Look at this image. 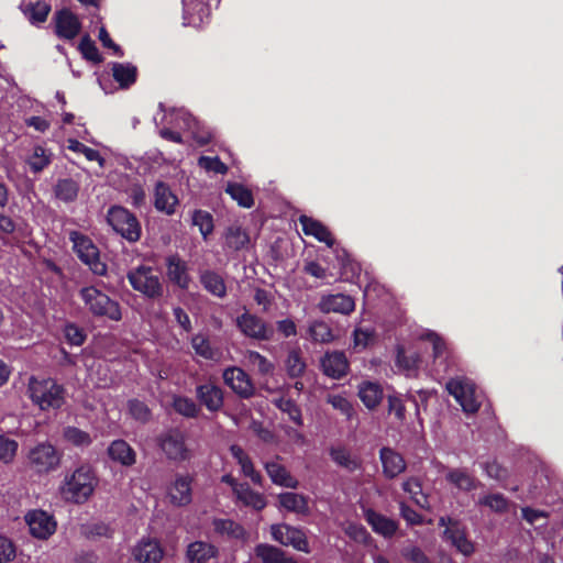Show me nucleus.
Wrapping results in <instances>:
<instances>
[{"label": "nucleus", "mask_w": 563, "mask_h": 563, "mask_svg": "<svg viewBox=\"0 0 563 563\" xmlns=\"http://www.w3.org/2000/svg\"><path fill=\"white\" fill-rule=\"evenodd\" d=\"M98 478L93 468L84 464L78 466L70 475H66L60 486L65 500L82 504L93 494Z\"/></svg>", "instance_id": "1"}, {"label": "nucleus", "mask_w": 563, "mask_h": 563, "mask_svg": "<svg viewBox=\"0 0 563 563\" xmlns=\"http://www.w3.org/2000/svg\"><path fill=\"white\" fill-rule=\"evenodd\" d=\"M62 460L60 452L49 442H41L31 448L26 454V466L37 475L56 471Z\"/></svg>", "instance_id": "2"}, {"label": "nucleus", "mask_w": 563, "mask_h": 563, "mask_svg": "<svg viewBox=\"0 0 563 563\" xmlns=\"http://www.w3.org/2000/svg\"><path fill=\"white\" fill-rule=\"evenodd\" d=\"M29 390L33 402L42 410L57 409L64 402V390L53 379L31 378Z\"/></svg>", "instance_id": "3"}, {"label": "nucleus", "mask_w": 563, "mask_h": 563, "mask_svg": "<svg viewBox=\"0 0 563 563\" xmlns=\"http://www.w3.org/2000/svg\"><path fill=\"white\" fill-rule=\"evenodd\" d=\"M107 221L126 241L136 242L140 240L142 233L141 223L126 208L112 206L108 210Z\"/></svg>", "instance_id": "4"}, {"label": "nucleus", "mask_w": 563, "mask_h": 563, "mask_svg": "<svg viewBox=\"0 0 563 563\" xmlns=\"http://www.w3.org/2000/svg\"><path fill=\"white\" fill-rule=\"evenodd\" d=\"M80 297L89 311L95 316H104L114 321L121 319V311L118 302L110 299L96 287L89 286L82 288L80 290Z\"/></svg>", "instance_id": "5"}, {"label": "nucleus", "mask_w": 563, "mask_h": 563, "mask_svg": "<svg viewBox=\"0 0 563 563\" xmlns=\"http://www.w3.org/2000/svg\"><path fill=\"white\" fill-rule=\"evenodd\" d=\"M158 444L167 459L183 462L190 460L192 450L186 442V435L178 429H170L158 438Z\"/></svg>", "instance_id": "6"}, {"label": "nucleus", "mask_w": 563, "mask_h": 563, "mask_svg": "<svg viewBox=\"0 0 563 563\" xmlns=\"http://www.w3.org/2000/svg\"><path fill=\"white\" fill-rule=\"evenodd\" d=\"M128 279L134 290L148 298H156L162 295L163 288L159 277L151 267H136L128 274Z\"/></svg>", "instance_id": "7"}, {"label": "nucleus", "mask_w": 563, "mask_h": 563, "mask_svg": "<svg viewBox=\"0 0 563 563\" xmlns=\"http://www.w3.org/2000/svg\"><path fill=\"white\" fill-rule=\"evenodd\" d=\"M168 118V124L189 131L192 137L201 145L212 139V133L206 130L188 111L184 109L173 110L168 115L164 114L162 120Z\"/></svg>", "instance_id": "8"}, {"label": "nucleus", "mask_w": 563, "mask_h": 563, "mask_svg": "<svg viewBox=\"0 0 563 563\" xmlns=\"http://www.w3.org/2000/svg\"><path fill=\"white\" fill-rule=\"evenodd\" d=\"M448 391L456 399L466 413H475L479 408L474 384L465 378H454L446 384Z\"/></svg>", "instance_id": "9"}, {"label": "nucleus", "mask_w": 563, "mask_h": 563, "mask_svg": "<svg viewBox=\"0 0 563 563\" xmlns=\"http://www.w3.org/2000/svg\"><path fill=\"white\" fill-rule=\"evenodd\" d=\"M71 241L77 256L90 267L93 274L102 276L107 273V265L100 261L99 251L90 239L74 232Z\"/></svg>", "instance_id": "10"}, {"label": "nucleus", "mask_w": 563, "mask_h": 563, "mask_svg": "<svg viewBox=\"0 0 563 563\" xmlns=\"http://www.w3.org/2000/svg\"><path fill=\"white\" fill-rule=\"evenodd\" d=\"M236 327L247 338L268 341L274 335V329L262 318L244 312L236 318Z\"/></svg>", "instance_id": "11"}, {"label": "nucleus", "mask_w": 563, "mask_h": 563, "mask_svg": "<svg viewBox=\"0 0 563 563\" xmlns=\"http://www.w3.org/2000/svg\"><path fill=\"white\" fill-rule=\"evenodd\" d=\"M272 538L286 547H292L298 551L308 553L309 547L305 532L288 525H273L271 528Z\"/></svg>", "instance_id": "12"}, {"label": "nucleus", "mask_w": 563, "mask_h": 563, "mask_svg": "<svg viewBox=\"0 0 563 563\" xmlns=\"http://www.w3.org/2000/svg\"><path fill=\"white\" fill-rule=\"evenodd\" d=\"M25 521L31 534L37 539H47L56 530L54 517L41 509L29 511L25 516Z\"/></svg>", "instance_id": "13"}, {"label": "nucleus", "mask_w": 563, "mask_h": 563, "mask_svg": "<svg viewBox=\"0 0 563 563\" xmlns=\"http://www.w3.org/2000/svg\"><path fill=\"white\" fill-rule=\"evenodd\" d=\"M224 383L241 398H250L255 393V387L250 376L240 367H228L223 372Z\"/></svg>", "instance_id": "14"}, {"label": "nucleus", "mask_w": 563, "mask_h": 563, "mask_svg": "<svg viewBox=\"0 0 563 563\" xmlns=\"http://www.w3.org/2000/svg\"><path fill=\"white\" fill-rule=\"evenodd\" d=\"M169 503L177 507L187 506L192 499V477L189 474H178L167 489Z\"/></svg>", "instance_id": "15"}, {"label": "nucleus", "mask_w": 563, "mask_h": 563, "mask_svg": "<svg viewBox=\"0 0 563 563\" xmlns=\"http://www.w3.org/2000/svg\"><path fill=\"white\" fill-rule=\"evenodd\" d=\"M443 539L465 558L473 555L475 552V544L467 537L466 528L461 523H454L453 527L444 529Z\"/></svg>", "instance_id": "16"}, {"label": "nucleus", "mask_w": 563, "mask_h": 563, "mask_svg": "<svg viewBox=\"0 0 563 563\" xmlns=\"http://www.w3.org/2000/svg\"><path fill=\"white\" fill-rule=\"evenodd\" d=\"M318 309L322 313L350 314L355 309V302L351 296L345 294L323 295L318 302Z\"/></svg>", "instance_id": "17"}, {"label": "nucleus", "mask_w": 563, "mask_h": 563, "mask_svg": "<svg viewBox=\"0 0 563 563\" xmlns=\"http://www.w3.org/2000/svg\"><path fill=\"white\" fill-rule=\"evenodd\" d=\"M55 24L57 36L65 40L75 38L81 30L78 16L68 9H63L55 13Z\"/></svg>", "instance_id": "18"}, {"label": "nucleus", "mask_w": 563, "mask_h": 563, "mask_svg": "<svg viewBox=\"0 0 563 563\" xmlns=\"http://www.w3.org/2000/svg\"><path fill=\"white\" fill-rule=\"evenodd\" d=\"M132 555L137 563H159L164 551L158 541L144 538L133 548Z\"/></svg>", "instance_id": "19"}, {"label": "nucleus", "mask_w": 563, "mask_h": 563, "mask_svg": "<svg viewBox=\"0 0 563 563\" xmlns=\"http://www.w3.org/2000/svg\"><path fill=\"white\" fill-rule=\"evenodd\" d=\"M265 471L271 481L278 486L297 488L298 481L279 463V457L264 463Z\"/></svg>", "instance_id": "20"}, {"label": "nucleus", "mask_w": 563, "mask_h": 563, "mask_svg": "<svg viewBox=\"0 0 563 563\" xmlns=\"http://www.w3.org/2000/svg\"><path fill=\"white\" fill-rule=\"evenodd\" d=\"M321 367L323 373L332 378L344 376L349 368L346 356L343 352H330L321 358Z\"/></svg>", "instance_id": "21"}, {"label": "nucleus", "mask_w": 563, "mask_h": 563, "mask_svg": "<svg viewBox=\"0 0 563 563\" xmlns=\"http://www.w3.org/2000/svg\"><path fill=\"white\" fill-rule=\"evenodd\" d=\"M379 457L383 473L387 478H395L406 470L404 457L390 448H383Z\"/></svg>", "instance_id": "22"}, {"label": "nucleus", "mask_w": 563, "mask_h": 563, "mask_svg": "<svg viewBox=\"0 0 563 563\" xmlns=\"http://www.w3.org/2000/svg\"><path fill=\"white\" fill-rule=\"evenodd\" d=\"M178 205V198L170 190V188L159 181L155 186L154 190V206L155 208L168 216L175 213L176 206Z\"/></svg>", "instance_id": "23"}, {"label": "nucleus", "mask_w": 563, "mask_h": 563, "mask_svg": "<svg viewBox=\"0 0 563 563\" xmlns=\"http://www.w3.org/2000/svg\"><path fill=\"white\" fill-rule=\"evenodd\" d=\"M197 397L210 411H218L223 405V391L213 384H203L197 387Z\"/></svg>", "instance_id": "24"}, {"label": "nucleus", "mask_w": 563, "mask_h": 563, "mask_svg": "<svg viewBox=\"0 0 563 563\" xmlns=\"http://www.w3.org/2000/svg\"><path fill=\"white\" fill-rule=\"evenodd\" d=\"M299 222L306 235L313 236L318 241L325 243L329 247L333 246L334 239L328 228L321 222L307 216H300Z\"/></svg>", "instance_id": "25"}, {"label": "nucleus", "mask_w": 563, "mask_h": 563, "mask_svg": "<svg viewBox=\"0 0 563 563\" xmlns=\"http://www.w3.org/2000/svg\"><path fill=\"white\" fill-rule=\"evenodd\" d=\"M109 457L123 466H131L136 461V453L124 440H114L108 448Z\"/></svg>", "instance_id": "26"}, {"label": "nucleus", "mask_w": 563, "mask_h": 563, "mask_svg": "<svg viewBox=\"0 0 563 563\" xmlns=\"http://www.w3.org/2000/svg\"><path fill=\"white\" fill-rule=\"evenodd\" d=\"M167 276L180 288H188L190 282L188 267L186 262L183 261L179 256L172 255L167 258Z\"/></svg>", "instance_id": "27"}, {"label": "nucleus", "mask_w": 563, "mask_h": 563, "mask_svg": "<svg viewBox=\"0 0 563 563\" xmlns=\"http://www.w3.org/2000/svg\"><path fill=\"white\" fill-rule=\"evenodd\" d=\"M230 452L241 466L243 475L251 478L254 484L262 485L263 477L257 471H255L253 462L245 451L240 445L233 444L230 446Z\"/></svg>", "instance_id": "28"}, {"label": "nucleus", "mask_w": 563, "mask_h": 563, "mask_svg": "<svg viewBox=\"0 0 563 563\" xmlns=\"http://www.w3.org/2000/svg\"><path fill=\"white\" fill-rule=\"evenodd\" d=\"M329 454L336 465L349 472L361 468V460L343 445L332 446Z\"/></svg>", "instance_id": "29"}, {"label": "nucleus", "mask_w": 563, "mask_h": 563, "mask_svg": "<svg viewBox=\"0 0 563 563\" xmlns=\"http://www.w3.org/2000/svg\"><path fill=\"white\" fill-rule=\"evenodd\" d=\"M365 520L376 533H379L385 538L391 537L397 530L395 521L371 509L365 511Z\"/></svg>", "instance_id": "30"}, {"label": "nucleus", "mask_w": 563, "mask_h": 563, "mask_svg": "<svg viewBox=\"0 0 563 563\" xmlns=\"http://www.w3.org/2000/svg\"><path fill=\"white\" fill-rule=\"evenodd\" d=\"M255 555L262 563H296V561L287 556L283 550L266 543L256 545Z\"/></svg>", "instance_id": "31"}, {"label": "nucleus", "mask_w": 563, "mask_h": 563, "mask_svg": "<svg viewBox=\"0 0 563 563\" xmlns=\"http://www.w3.org/2000/svg\"><path fill=\"white\" fill-rule=\"evenodd\" d=\"M190 343L196 355L208 361H218L220 358V351L211 345L206 334L197 333L192 335Z\"/></svg>", "instance_id": "32"}, {"label": "nucleus", "mask_w": 563, "mask_h": 563, "mask_svg": "<svg viewBox=\"0 0 563 563\" xmlns=\"http://www.w3.org/2000/svg\"><path fill=\"white\" fill-rule=\"evenodd\" d=\"M445 478L450 484L464 492H471L478 485L476 478L463 468L449 470Z\"/></svg>", "instance_id": "33"}, {"label": "nucleus", "mask_w": 563, "mask_h": 563, "mask_svg": "<svg viewBox=\"0 0 563 563\" xmlns=\"http://www.w3.org/2000/svg\"><path fill=\"white\" fill-rule=\"evenodd\" d=\"M358 397L368 409H374L383 399V389L377 383L363 382L358 386Z\"/></svg>", "instance_id": "34"}, {"label": "nucleus", "mask_w": 563, "mask_h": 563, "mask_svg": "<svg viewBox=\"0 0 563 563\" xmlns=\"http://www.w3.org/2000/svg\"><path fill=\"white\" fill-rule=\"evenodd\" d=\"M309 339L314 343L328 344L335 340L331 327L323 320H313L308 325Z\"/></svg>", "instance_id": "35"}, {"label": "nucleus", "mask_w": 563, "mask_h": 563, "mask_svg": "<svg viewBox=\"0 0 563 563\" xmlns=\"http://www.w3.org/2000/svg\"><path fill=\"white\" fill-rule=\"evenodd\" d=\"M212 526L216 533L229 539L240 540L245 536L243 527L231 519H214Z\"/></svg>", "instance_id": "36"}, {"label": "nucleus", "mask_w": 563, "mask_h": 563, "mask_svg": "<svg viewBox=\"0 0 563 563\" xmlns=\"http://www.w3.org/2000/svg\"><path fill=\"white\" fill-rule=\"evenodd\" d=\"M112 75L122 88H128L136 80V67L130 63H113Z\"/></svg>", "instance_id": "37"}, {"label": "nucleus", "mask_w": 563, "mask_h": 563, "mask_svg": "<svg viewBox=\"0 0 563 563\" xmlns=\"http://www.w3.org/2000/svg\"><path fill=\"white\" fill-rule=\"evenodd\" d=\"M235 496L244 506L252 507L255 510H262L266 506L265 497L252 490L247 484L236 487Z\"/></svg>", "instance_id": "38"}, {"label": "nucleus", "mask_w": 563, "mask_h": 563, "mask_svg": "<svg viewBox=\"0 0 563 563\" xmlns=\"http://www.w3.org/2000/svg\"><path fill=\"white\" fill-rule=\"evenodd\" d=\"M214 555V547L202 541H195L187 549V558L190 562L203 563Z\"/></svg>", "instance_id": "39"}, {"label": "nucleus", "mask_w": 563, "mask_h": 563, "mask_svg": "<svg viewBox=\"0 0 563 563\" xmlns=\"http://www.w3.org/2000/svg\"><path fill=\"white\" fill-rule=\"evenodd\" d=\"M420 362V356L416 352L407 353L404 347H397L396 365L399 371L404 372L407 376L416 374Z\"/></svg>", "instance_id": "40"}, {"label": "nucleus", "mask_w": 563, "mask_h": 563, "mask_svg": "<svg viewBox=\"0 0 563 563\" xmlns=\"http://www.w3.org/2000/svg\"><path fill=\"white\" fill-rule=\"evenodd\" d=\"M200 282L210 294L220 298L225 296L227 287L219 274L211 271L203 272L200 276Z\"/></svg>", "instance_id": "41"}, {"label": "nucleus", "mask_w": 563, "mask_h": 563, "mask_svg": "<svg viewBox=\"0 0 563 563\" xmlns=\"http://www.w3.org/2000/svg\"><path fill=\"white\" fill-rule=\"evenodd\" d=\"M279 503L282 507L288 511L296 514L308 512V501L307 498L302 495L296 493H283L279 495Z\"/></svg>", "instance_id": "42"}, {"label": "nucleus", "mask_w": 563, "mask_h": 563, "mask_svg": "<svg viewBox=\"0 0 563 563\" xmlns=\"http://www.w3.org/2000/svg\"><path fill=\"white\" fill-rule=\"evenodd\" d=\"M224 238L225 245L233 251L245 247L250 242L247 233L239 225H230Z\"/></svg>", "instance_id": "43"}, {"label": "nucleus", "mask_w": 563, "mask_h": 563, "mask_svg": "<svg viewBox=\"0 0 563 563\" xmlns=\"http://www.w3.org/2000/svg\"><path fill=\"white\" fill-rule=\"evenodd\" d=\"M225 191L243 208H251L254 203L251 190L241 184L229 183Z\"/></svg>", "instance_id": "44"}, {"label": "nucleus", "mask_w": 563, "mask_h": 563, "mask_svg": "<svg viewBox=\"0 0 563 563\" xmlns=\"http://www.w3.org/2000/svg\"><path fill=\"white\" fill-rule=\"evenodd\" d=\"M51 162L52 153L42 146H35L27 158V164L33 173L42 172Z\"/></svg>", "instance_id": "45"}, {"label": "nucleus", "mask_w": 563, "mask_h": 563, "mask_svg": "<svg viewBox=\"0 0 563 563\" xmlns=\"http://www.w3.org/2000/svg\"><path fill=\"white\" fill-rule=\"evenodd\" d=\"M54 191L58 199L66 202L74 201L78 196L79 185L70 178L59 179Z\"/></svg>", "instance_id": "46"}, {"label": "nucleus", "mask_w": 563, "mask_h": 563, "mask_svg": "<svg viewBox=\"0 0 563 563\" xmlns=\"http://www.w3.org/2000/svg\"><path fill=\"white\" fill-rule=\"evenodd\" d=\"M402 489L410 495L411 499L421 508H428V497L422 492V485L416 477H410L402 483Z\"/></svg>", "instance_id": "47"}, {"label": "nucleus", "mask_w": 563, "mask_h": 563, "mask_svg": "<svg viewBox=\"0 0 563 563\" xmlns=\"http://www.w3.org/2000/svg\"><path fill=\"white\" fill-rule=\"evenodd\" d=\"M51 11V5L46 2L37 1L30 3L24 9V14L32 24L44 23Z\"/></svg>", "instance_id": "48"}, {"label": "nucleus", "mask_w": 563, "mask_h": 563, "mask_svg": "<svg viewBox=\"0 0 563 563\" xmlns=\"http://www.w3.org/2000/svg\"><path fill=\"white\" fill-rule=\"evenodd\" d=\"M67 143H68V145H67L68 150L73 151L75 153L82 154L86 157V159L89 162H97L101 168L104 167L106 159L101 156V154L97 150L88 147L85 144H82L81 142L74 140V139H69L67 141Z\"/></svg>", "instance_id": "49"}, {"label": "nucleus", "mask_w": 563, "mask_h": 563, "mask_svg": "<svg viewBox=\"0 0 563 563\" xmlns=\"http://www.w3.org/2000/svg\"><path fill=\"white\" fill-rule=\"evenodd\" d=\"M245 360L250 366L256 368L262 375H268L274 371L273 363L256 351H247L245 353Z\"/></svg>", "instance_id": "50"}, {"label": "nucleus", "mask_w": 563, "mask_h": 563, "mask_svg": "<svg viewBox=\"0 0 563 563\" xmlns=\"http://www.w3.org/2000/svg\"><path fill=\"white\" fill-rule=\"evenodd\" d=\"M306 368V363L299 350L289 351L286 358V371L291 377H299Z\"/></svg>", "instance_id": "51"}, {"label": "nucleus", "mask_w": 563, "mask_h": 563, "mask_svg": "<svg viewBox=\"0 0 563 563\" xmlns=\"http://www.w3.org/2000/svg\"><path fill=\"white\" fill-rule=\"evenodd\" d=\"M64 438L75 446L86 448L91 444L92 439L89 433L76 427H67L64 430Z\"/></svg>", "instance_id": "52"}, {"label": "nucleus", "mask_w": 563, "mask_h": 563, "mask_svg": "<svg viewBox=\"0 0 563 563\" xmlns=\"http://www.w3.org/2000/svg\"><path fill=\"white\" fill-rule=\"evenodd\" d=\"M192 225L198 227L205 239L213 231L212 216L203 210H196L191 217Z\"/></svg>", "instance_id": "53"}, {"label": "nucleus", "mask_w": 563, "mask_h": 563, "mask_svg": "<svg viewBox=\"0 0 563 563\" xmlns=\"http://www.w3.org/2000/svg\"><path fill=\"white\" fill-rule=\"evenodd\" d=\"M275 405L283 412L287 413L289 419L297 426L302 424V417L300 408L290 398L280 397L275 400Z\"/></svg>", "instance_id": "54"}, {"label": "nucleus", "mask_w": 563, "mask_h": 563, "mask_svg": "<svg viewBox=\"0 0 563 563\" xmlns=\"http://www.w3.org/2000/svg\"><path fill=\"white\" fill-rule=\"evenodd\" d=\"M19 444L15 440L0 435V463L10 464L13 462Z\"/></svg>", "instance_id": "55"}, {"label": "nucleus", "mask_w": 563, "mask_h": 563, "mask_svg": "<svg viewBox=\"0 0 563 563\" xmlns=\"http://www.w3.org/2000/svg\"><path fill=\"white\" fill-rule=\"evenodd\" d=\"M479 506L488 507L495 512H504L508 508V500L501 494L484 495L477 501Z\"/></svg>", "instance_id": "56"}, {"label": "nucleus", "mask_w": 563, "mask_h": 563, "mask_svg": "<svg viewBox=\"0 0 563 563\" xmlns=\"http://www.w3.org/2000/svg\"><path fill=\"white\" fill-rule=\"evenodd\" d=\"M173 407L178 413L188 418L196 417L199 411V408L192 399L181 396L174 398Z\"/></svg>", "instance_id": "57"}, {"label": "nucleus", "mask_w": 563, "mask_h": 563, "mask_svg": "<svg viewBox=\"0 0 563 563\" xmlns=\"http://www.w3.org/2000/svg\"><path fill=\"white\" fill-rule=\"evenodd\" d=\"M79 51L82 56L91 60L93 63H100L102 60L100 53L95 44V42L88 36H84L79 43Z\"/></svg>", "instance_id": "58"}, {"label": "nucleus", "mask_w": 563, "mask_h": 563, "mask_svg": "<svg viewBox=\"0 0 563 563\" xmlns=\"http://www.w3.org/2000/svg\"><path fill=\"white\" fill-rule=\"evenodd\" d=\"M328 402L336 410H339L342 415L346 417V419H352L355 411L352 404L343 396L340 395H330L328 397Z\"/></svg>", "instance_id": "59"}, {"label": "nucleus", "mask_w": 563, "mask_h": 563, "mask_svg": "<svg viewBox=\"0 0 563 563\" xmlns=\"http://www.w3.org/2000/svg\"><path fill=\"white\" fill-rule=\"evenodd\" d=\"M420 339L429 341L432 344L434 360L442 357L446 350V345L445 342L435 332L426 331L420 334Z\"/></svg>", "instance_id": "60"}, {"label": "nucleus", "mask_w": 563, "mask_h": 563, "mask_svg": "<svg viewBox=\"0 0 563 563\" xmlns=\"http://www.w3.org/2000/svg\"><path fill=\"white\" fill-rule=\"evenodd\" d=\"M128 406H129V411H130L131 416L135 420L143 422V423L147 422L150 420L151 410L144 402L133 399V400L129 401Z\"/></svg>", "instance_id": "61"}, {"label": "nucleus", "mask_w": 563, "mask_h": 563, "mask_svg": "<svg viewBox=\"0 0 563 563\" xmlns=\"http://www.w3.org/2000/svg\"><path fill=\"white\" fill-rule=\"evenodd\" d=\"M198 165L207 172L222 175L228 172L227 165L222 163L219 157L201 156L198 161Z\"/></svg>", "instance_id": "62"}, {"label": "nucleus", "mask_w": 563, "mask_h": 563, "mask_svg": "<svg viewBox=\"0 0 563 563\" xmlns=\"http://www.w3.org/2000/svg\"><path fill=\"white\" fill-rule=\"evenodd\" d=\"M373 339V331L371 329L356 328L353 333L354 349L364 350Z\"/></svg>", "instance_id": "63"}, {"label": "nucleus", "mask_w": 563, "mask_h": 563, "mask_svg": "<svg viewBox=\"0 0 563 563\" xmlns=\"http://www.w3.org/2000/svg\"><path fill=\"white\" fill-rule=\"evenodd\" d=\"M15 547L12 541L0 536V563H8L15 558Z\"/></svg>", "instance_id": "64"}]
</instances>
